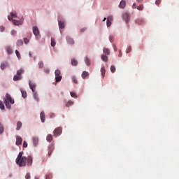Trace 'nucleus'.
Segmentation results:
<instances>
[{
	"instance_id": "17",
	"label": "nucleus",
	"mask_w": 179,
	"mask_h": 179,
	"mask_svg": "<svg viewBox=\"0 0 179 179\" xmlns=\"http://www.w3.org/2000/svg\"><path fill=\"white\" fill-rule=\"evenodd\" d=\"M52 152H54V145H50L49 147L48 156H51L52 155Z\"/></svg>"
},
{
	"instance_id": "4",
	"label": "nucleus",
	"mask_w": 179,
	"mask_h": 179,
	"mask_svg": "<svg viewBox=\"0 0 179 179\" xmlns=\"http://www.w3.org/2000/svg\"><path fill=\"white\" fill-rule=\"evenodd\" d=\"M8 20H12L13 24H15V26H20V24H23V21L20 20V21H17L15 20H13L10 17V16L8 17Z\"/></svg>"
},
{
	"instance_id": "32",
	"label": "nucleus",
	"mask_w": 179,
	"mask_h": 179,
	"mask_svg": "<svg viewBox=\"0 0 179 179\" xmlns=\"http://www.w3.org/2000/svg\"><path fill=\"white\" fill-rule=\"evenodd\" d=\"M2 134H3V125L0 122V135H2Z\"/></svg>"
},
{
	"instance_id": "30",
	"label": "nucleus",
	"mask_w": 179,
	"mask_h": 179,
	"mask_svg": "<svg viewBox=\"0 0 179 179\" xmlns=\"http://www.w3.org/2000/svg\"><path fill=\"white\" fill-rule=\"evenodd\" d=\"M20 128H22V122H17V131L20 130Z\"/></svg>"
},
{
	"instance_id": "38",
	"label": "nucleus",
	"mask_w": 179,
	"mask_h": 179,
	"mask_svg": "<svg viewBox=\"0 0 179 179\" xmlns=\"http://www.w3.org/2000/svg\"><path fill=\"white\" fill-rule=\"evenodd\" d=\"M52 178V175L51 173H48L46 175L45 179H51Z\"/></svg>"
},
{
	"instance_id": "61",
	"label": "nucleus",
	"mask_w": 179,
	"mask_h": 179,
	"mask_svg": "<svg viewBox=\"0 0 179 179\" xmlns=\"http://www.w3.org/2000/svg\"><path fill=\"white\" fill-rule=\"evenodd\" d=\"M29 57H31V52H29Z\"/></svg>"
},
{
	"instance_id": "34",
	"label": "nucleus",
	"mask_w": 179,
	"mask_h": 179,
	"mask_svg": "<svg viewBox=\"0 0 179 179\" xmlns=\"http://www.w3.org/2000/svg\"><path fill=\"white\" fill-rule=\"evenodd\" d=\"M73 104V101H69L67 102V103L66 104V106L67 107H71V106H72Z\"/></svg>"
},
{
	"instance_id": "58",
	"label": "nucleus",
	"mask_w": 179,
	"mask_h": 179,
	"mask_svg": "<svg viewBox=\"0 0 179 179\" xmlns=\"http://www.w3.org/2000/svg\"><path fill=\"white\" fill-rule=\"evenodd\" d=\"M0 30H1V31H3V30H5V27H0Z\"/></svg>"
},
{
	"instance_id": "10",
	"label": "nucleus",
	"mask_w": 179,
	"mask_h": 179,
	"mask_svg": "<svg viewBox=\"0 0 179 179\" xmlns=\"http://www.w3.org/2000/svg\"><path fill=\"white\" fill-rule=\"evenodd\" d=\"M29 86L30 89L31 90V91L33 92V93H34L36 92V84L31 83V81H29Z\"/></svg>"
},
{
	"instance_id": "16",
	"label": "nucleus",
	"mask_w": 179,
	"mask_h": 179,
	"mask_svg": "<svg viewBox=\"0 0 179 179\" xmlns=\"http://www.w3.org/2000/svg\"><path fill=\"white\" fill-rule=\"evenodd\" d=\"M40 117H41V122H45V114L44 113V112L41 113Z\"/></svg>"
},
{
	"instance_id": "60",
	"label": "nucleus",
	"mask_w": 179,
	"mask_h": 179,
	"mask_svg": "<svg viewBox=\"0 0 179 179\" xmlns=\"http://www.w3.org/2000/svg\"><path fill=\"white\" fill-rule=\"evenodd\" d=\"M106 20H107V18L104 17L102 22H106Z\"/></svg>"
},
{
	"instance_id": "1",
	"label": "nucleus",
	"mask_w": 179,
	"mask_h": 179,
	"mask_svg": "<svg viewBox=\"0 0 179 179\" xmlns=\"http://www.w3.org/2000/svg\"><path fill=\"white\" fill-rule=\"evenodd\" d=\"M27 162V157L23 156V152H20L15 159V163L20 167H26Z\"/></svg>"
},
{
	"instance_id": "15",
	"label": "nucleus",
	"mask_w": 179,
	"mask_h": 179,
	"mask_svg": "<svg viewBox=\"0 0 179 179\" xmlns=\"http://www.w3.org/2000/svg\"><path fill=\"white\" fill-rule=\"evenodd\" d=\"M113 21V17H108L106 21L107 27H110L111 26V22Z\"/></svg>"
},
{
	"instance_id": "59",
	"label": "nucleus",
	"mask_w": 179,
	"mask_h": 179,
	"mask_svg": "<svg viewBox=\"0 0 179 179\" xmlns=\"http://www.w3.org/2000/svg\"><path fill=\"white\" fill-rule=\"evenodd\" d=\"M139 3H141V2H143V0H136Z\"/></svg>"
},
{
	"instance_id": "31",
	"label": "nucleus",
	"mask_w": 179,
	"mask_h": 179,
	"mask_svg": "<svg viewBox=\"0 0 179 179\" xmlns=\"http://www.w3.org/2000/svg\"><path fill=\"white\" fill-rule=\"evenodd\" d=\"M24 71L23 69H21L17 71V75L18 76H22V73H23Z\"/></svg>"
},
{
	"instance_id": "24",
	"label": "nucleus",
	"mask_w": 179,
	"mask_h": 179,
	"mask_svg": "<svg viewBox=\"0 0 179 179\" xmlns=\"http://www.w3.org/2000/svg\"><path fill=\"white\" fill-rule=\"evenodd\" d=\"M103 51V54H106V55H110V50L108 48H104Z\"/></svg>"
},
{
	"instance_id": "2",
	"label": "nucleus",
	"mask_w": 179,
	"mask_h": 179,
	"mask_svg": "<svg viewBox=\"0 0 179 179\" xmlns=\"http://www.w3.org/2000/svg\"><path fill=\"white\" fill-rule=\"evenodd\" d=\"M15 101L12 99V96L9 94H6V99H4V103L6 108L10 109V104H14Z\"/></svg>"
},
{
	"instance_id": "29",
	"label": "nucleus",
	"mask_w": 179,
	"mask_h": 179,
	"mask_svg": "<svg viewBox=\"0 0 179 179\" xmlns=\"http://www.w3.org/2000/svg\"><path fill=\"white\" fill-rule=\"evenodd\" d=\"M34 100H36V101H39V99H38V94H37V92H34Z\"/></svg>"
},
{
	"instance_id": "9",
	"label": "nucleus",
	"mask_w": 179,
	"mask_h": 179,
	"mask_svg": "<svg viewBox=\"0 0 179 179\" xmlns=\"http://www.w3.org/2000/svg\"><path fill=\"white\" fill-rule=\"evenodd\" d=\"M22 142H23V138H22V137L19 136H17L15 145H17V146H19V145H22Z\"/></svg>"
},
{
	"instance_id": "13",
	"label": "nucleus",
	"mask_w": 179,
	"mask_h": 179,
	"mask_svg": "<svg viewBox=\"0 0 179 179\" xmlns=\"http://www.w3.org/2000/svg\"><path fill=\"white\" fill-rule=\"evenodd\" d=\"M125 6H127V3L125 2V1L122 0L119 4V8L120 9H124V8H125Z\"/></svg>"
},
{
	"instance_id": "57",
	"label": "nucleus",
	"mask_w": 179,
	"mask_h": 179,
	"mask_svg": "<svg viewBox=\"0 0 179 179\" xmlns=\"http://www.w3.org/2000/svg\"><path fill=\"white\" fill-rule=\"evenodd\" d=\"M133 9H136V3H134L132 6Z\"/></svg>"
},
{
	"instance_id": "55",
	"label": "nucleus",
	"mask_w": 179,
	"mask_h": 179,
	"mask_svg": "<svg viewBox=\"0 0 179 179\" xmlns=\"http://www.w3.org/2000/svg\"><path fill=\"white\" fill-rule=\"evenodd\" d=\"M50 118H54V117H55V114L54 113H50Z\"/></svg>"
},
{
	"instance_id": "28",
	"label": "nucleus",
	"mask_w": 179,
	"mask_h": 179,
	"mask_svg": "<svg viewBox=\"0 0 179 179\" xmlns=\"http://www.w3.org/2000/svg\"><path fill=\"white\" fill-rule=\"evenodd\" d=\"M46 139H47V141L48 142H51L52 141V135H51V134H48V136H47V138H46Z\"/></svg>"
},
{
	"instance_id": "25",
	"label": "nucleus",
	"mask_w": 179,
	"mask_h": 179,
	"mask_svg": "<svg viewBox=\"0 0 179 179\" xmlns=\"http://www.w3.org/2000/svg\"><path fill=\"white\" fill-rule=\"evenodd\" d=\"M101 73L103 78H104L105 75H106V68L105 67H102L101 69Z\"/></svg>"
},
{
	"instance_id": "23",
	"label": "nucleus",
	"mask_w": 179,
	"mask_h": 179,
	"mask_svg": "<svg viewBox=\"0 0 179 179\" xmlns=\"http://www.w3.org/2000/svg\"><path fill=\"white\" fill-rule=\"evenodd\" d=\"M22 79V76H17V75H16V76H15L14 77H13V80L15 81V82H16V81H17V80H20Z\"/></svg>"
},
{
	"instance_id": "48",
	"label": "nucleus",
	"mask_w": 179,
	"mask_h": 179,
	"mask_svg": "<svg viewBox=\"0 0 179 179\" xmlns=\"http://www.w3.org/2000/svg\"><path fill=\"white\" fill-rule=\"evenodd\" d=\"M30 173H27L25 176V179H30Z\"/></svg>"
},
{
	"instance_id": "12",
	"label": "nucleus",
	"mask_w": 179,
	"mask_h": 179,
	"mask_svg": "<svg viewBox=\"0 0 179 179\" xmlns=\"http://www.w3.org/2000/svg\"><path fill=\"white\" fill-rule=\"evenodd\" d=\"M9 66V64L8 63V62H4L3 63L1 64L0 65V68L2 71H3V69H5V68Z\"/></svg>"
},
{
	"instance_id": "46",
	"label": "nucleus",
	"mask_w": 179,
	"mask_h": 179,
	"mask_svg": "<svg viewBox=\"0 0 179 179\" xmlns=\"http://www.w3.org/2000/svg\"><path fill=\"white\" fill-rule=\"evenodd\" d=\"M10 18L17 17L16 13H10Z\"/></svg>"
},
{
	"instance_id": "19",
	"label": "nucleus",
	"mask_w": 179,
	"mask_h": 179,
	"mask_svg": "<svg viewBox=\"0 0 179 179\" xmlns=\"http://www.w3.org/2000/svg\"><path fill=\"white\" fill-rule=\"evenodd\" d=\"M6 52H8V54L10 55L12 54V52H13V50H12V48H10V46H7L6 48Z\"/></svg>"
},
{
	"instance_id": "21",
	"label": "nucleus",
	"mask_w": 179,
	"mask_h": 179,
	"mask_svg": "<svg viewBox=\"0 0 179 179\" xmlns=\"http://www.w3.org/2000/svg\"><path fill=\"white\" fill-rule=\"evenodd\" d=\"M101 58L102 61H104V62H107L108 61V57L106 55H102Z\"/></svg>"
},
{
	"instance_id": "8",
	"label": "nucleus",
	"mask_w": 179,
	"mask_h": 179,
	"mask_svg": "<svg viewBox=\"0 0 179 179\" xmlns=\"http://www.w3.org/2000/svg\"><path fill=\"white\" fill-rule=\"evenodd\" d=\"M136 24H138L140 26H142L143 24H145V20L141 18H138L135 20Z\"/></svg>"
},
{
	"instance_id": "7",
	"label": "nucleus",
	"mask_w": 179,
	"mask_h": 179,
	"mask_svg": "<svg viewBox=\"0 0 179 179\" xmlns=\"http://www.w3.org/2000/svg\"><path fill=\"white\" fill-rule=\"evenodd\" d=\"M32 164H33V157L28 156L27 157V166H28V167H30L31 166H32Z\"/></svg>"
},
{
	"instance_id": "52",
	"label": "nucleus",
	"mask_w": 179,
	"mask_h": 179,
	"mask_svg": "<svg viewBox=\"0 0 179 179\" xmlns=\"http://www.w3.org/2000/svg\"><path fill=\"white\" fill-rule=\"evenodd\" d=\"M113 39H114V36H110L109 37V40H110V43H113Z\"/></svg>"
},
{
	"instance_id": "44",
	"label": "nucleus",
	"mask_w": 179,
	"mask_h": 179,
	"mask_svg": "<svg viewBox=\"0 0 179 179\" xmlns=\"http://www.w3.org/2000/svg\"><path fill=\"white\" fill-rule=\"evenodd\" d=\"M85 64L87 65H90V59H89V58L85 59Z\"/></svg>"
},
{
	"instance_id": "53",
	"label": "nucleus",
	"mask_w": 179,
	"mask_h": 179,
	"mask_svg": "<svg viewBox=\"0 0 179 179\" xmlns=\"http://www.w3.org/2000/svg\"><path fill=\"white\" fill-rule=\"evenodd\" d=\"M23 148H27V142L24 141V143H23Z\"/></svg>"
},
{
	"instance_id": "37",
	"label": "nucleus",
	"mask_w": 179,
	"mask_h": 179,
	"mask_svg": "<svg viewBox=\"0 0 179 179\" xmlns=\"http://www.w3.org/2000/svg\"><path fill=\"white\" fill-rule=\"evenodd\" d=\"M110 72H112V73H114V72H115V66L113 65L110 66Z\"/></svg>"
},
{
	"instance_id": "39",
	"label": "nucleus",
	"mask_w": 179,
	"mask_h": 179,
	"mask_svg": "<svg viewBox=\"0 0 179 179\" xmlns=\"http://www.w3.org/2000/svg\"><path fill=\"white\" fill-rule=\"evenodd\" d=\"M0 108L1 110H5V106L3 105V103H2V101H0Z\"/></svg>"
},
{
	"instance_id": "62",
	"label": "nucleus",
	"mask_w": 179,
	"mask_h": 179,
	"mask_svg": "<svg viewBox=\"0 0 179 179\" xmlns=\"http://www.w3.org/2000/svg\"><path fill=\"white\" fill-rule=\"evenodd\" d=\"M35 179H38V178H36Z\"/></svg>"
},
{
	"instance_id": "14",
	"label": "nucleus",
	"mask_w": 179,
	"mask_h": 179,
	"mask_svg": "<svg viewBox=\"0 0 179 179\" xmlns=\"http://www.w3.org/2000/svg\"><path fill=\"white\" fill-rule=\"evenodd\" d=\"M66 41L69 44H71V45H73V44H75V41H73V39L69 36L66 37Z\"/></svg>"
},
{
	"instance_id": "36",
	"label": "nucleus",
	"mask_w": 179,
	"mask_h": 179,
	"mask_svg": "<svg viewBox=\"0 0 179 179\" xmlns=\"http://www.w3.org/2000/svg\"><path fill=\"white\" fill-rule=\"evenodd\" d=\"M71 97H74V99H78V95L75 92H71Z\"/></svg>"
},
{
	"instance_id": "26",
	"label": "nucleus",
	"mask_w": 179,
	"mask_h": 179,
	"mask_svg": "<svg viewBox=\"0 0 179 179\" xmlns=\"http://www.w3.org/2000/svg\"><path fill=\"white\" fill-rule=\"evenodd\" d=\"M21 93L24 99H26L27 97V92H26V91H23V90H21Z\"/></svg>"
},
{
	"instance_id": "18",
	"label": "nucleus",
	"mask_w": 179,
	"mask_h": 179,
	"mask_svg": "<svg viewBox=\"0 0 179 179\" xmlns=\"http://www.w3.org/2000/svg\"><path fill=\"white\" fill-rule=\"evenodd\" d=\"M33 143H34V146H37L38 145V138L34 137L33 138Z\"/></svg>"
},
{
	"instance_id": "56",
	"label": "nucleus",
	"mask_w": 179,
	"mask_h": 179,
	"mask_svg": "<svg viewBox=\"0 0 179 179\" xmlns=\"http://www.w3.org/2000/svg\"><path fill=\"white\" fill-rule=\"evenodd\" d=\"M118 57H122V53L121 52V50H119Z\"/></svg>"
},
{
	"instance_id": "41",
	"label": "nucleus",
	"mask_w": 179,
	"mask_h": 179,
	"mask_svg": "<svg viewBox=\"0 0 179 179\" xmlns=\"http://www.w3.org/2000/svg\"><path fill=\"white\" fill-rule=\"evenodd\" d=\"M138 10H143V5L141 4L137 7Z\"/></svg>"
},
{
	"instance_id": "42",
	"label": "nucleus",
	"mask_w": 179,
	"mask_h": 179,
	"mask_svg": "<svg viewBox=\"0 0 179 179\" xmlns=\"http://www.w3.org/2000/svg\"><path fill=\"white\" fill-rule=\"evenodd\" d=\"M131 51H132V48L129 46L127 49V53L129 54V52H131Z\"/></svg>"
},
{
	"instance_id": "49",
	"label": "nucleus",
	"mask_w": 179,
	"mask_h": 179,
	"mask_svg": "<svg viewBox=\"0 0 179 179\" xmlns=\"http://www.w3.org/2000/svg\"><path fill=\"white\" fill-rule=\"evenodd\" d=\"M24 41L25 44H28L29 41V39L27 38H24Z\"/></svg>"
},
{
	"instance_id": "22",
	"label": "nucleus",
	"mask_w": 179,
	"mask_h": 179,
	"mask_svg": "<svg viewBox=\"0 0 179 179\" xmlns=\"http://www.w3.org/2000/svg\"><path fill=\"white\" fill-rule=\"evenodd\" d=\"M87 76H89V73L87 71H83L82 73V78L83 79H85Z\"/></svg>"
},
{
	"instance_id": "47",
	"label": "nucleus",
	"mask_w": 179,
	"mask_h": 179,
	"mask_svg": "<svg viewBox=\"0 0 179 179\" xmlns=\"http://www.w3.org/2000/svg\"><path fill=\"white\" fill-rule=\"evenodd\" d=\"M161 2H162V0H157V1H155V4H156L157 6H159V5H160Z\"/></svg>"
},
{
	"instance_id": "5",
	"label": "nucleus",
	"mask_w": 179,
	"mask_h": 179,
	"mask_svg": "<svg viewBox=\"0 0 179 179\" xmlns=\"http://www.w3.org/2000/svg\"><path fill=\"white\" fill-rule=\"evenodd\" d=\"M54 136H59V135H61V134H62V128L61 127H57L56 128L54 131Z\"/></svg>"
},
{
	"instance_id": "50",
	"label": "nucleus",
	"mask_w": 179,
	"mask_h": 179,
	"mask_svg": "<svg viewBox=\"0 0 179 179\" xmlns=\"http://www.w3.org/2000/svg\"><path fill=\"white\" fill-rule=\"evenodd\" d=\"M44 72H45V73H50V69H44Z\"/></svg>"
},
{
	"instance_id": "40",
	"label": "nucleus",
	"mask_w": 179,
	"mask_h": 179,
	"mask_svg": "<svg viewBox=\"0 0 179 179\" xmlns=\"http://www.w3.org/2000/svg\"><path fill=\"white\" fill-rule=\"evenodd\" d=\"M15 54H16V56L18 58V59H20V58H21L20 53L17 50H15Z\"/></svg>"
},
{
	"instance_id": "45",
	"label": "nucleus",
	"mask_w": 179,
	"mask_h": 179,
	"mask_svg": "<svg viewBox=\"0 0 179 179\" xmlns=\"http://www.w3.org/2000/svg\"><path fill=\"white\" fill-rule=\"evenodd\" d=\"M72 80L74 83L77 84L78 83V80H76V77L73 76L72 77Z\"/></svg>"
},
{
	"instance_id": "20",
	"label": "nucleus",
	"mask_w": 179,
	"mask_h": 179,
	"mask_svg": "<svg viewBox=\"0 0 179 179\" xmlns=\"http://www.w3.org/2000/svg\"><path fill=\"white\" fill-rule=\"evenodd\" d=\"M65 27V23L62 21H59V29H64Z\"/></svg>"
},
{
	"instance_id": "6",
	"label": "nucleus",
	"mask_w": 179,
	"mask_h": 179,
	"mask_svg": "<svg viewBox=\"0 0 179 179\" xmlns=\"http://www.w3.org/2000/svg\"><path fill=\"white\" fill-rule=\"evenodd\" d=\"M32 31L33 34H34L35 37H38L40 34V30H38V27L34 26L32 27Z\"/></svg>"
},
{
	"instance_id": "3",
	"label": "nucleus",
	"mask_w": 179,
	"mask_h": 179,
	"mask_svg": "<svg viewBox=\"0 0 179 179\" xmlns=\"http://www.w3.org/2000/svg\"><path fill=\"white\" fill-rule=\"evenodd\" d=\"M55 80L56 82H61L62 79V76H61V71L56 70L55 72Z\"/></svg>"
},
{
	"instance_id": "51",
	"label": "nucleus",
	"mask_w": 179,
	"mask_h": 179,
	"mask_svg": "<svg viewBox=\"0 0 179 179\" xmlns=\"http://www.w3.org/2000/svg\"><path fill=\"white\" fill-rule=\"evenodd\" d=\"M80 31V33H83L84 31H86V27L82 28Z\"/></svg>"
},
{
	"instance_id": "35",
	"label": "nucleus",
	"mask_w": 179,
	"mask_h": 179,
	"mask_svg": "<svg viewBox=\"0 0 179 179\" xmlns=\"http://www.w3.org/2000/svg\"><path fill=\"white\" fill-rule=\"evenodd\" d=\"M55 44V39H54V38H51V45L54 47Z\"/></svg>"
},
{
	"instance_id": "27",
	"label": "nucleus",
	"mask_w": 179,
	"mask_h": 179,
	"mask_svg": "<svg viewBox=\"0 0 179 179\" xmlns=\"http://www.w3.org/2000/svg\"><path fill=\"white\" fill-rule=\"evenodd\" d=\"M71 65H73V66H76V65H78V61L76 59H72Z\"/></svg>"
},
{
	"instance_id": "54",
	"label": "nucleus",
	"mask_w": 179,
	"mask_h": 179,
	"mask_svg": "<svg viewBox=\"0 0 179 179\" xmlns=\"http://www.w3.org/2000/svg\"><path fill=\"white\" fill-rule=\"evenodd\" d=\"M11 34L12 36H15L16 34V31L15 30L11 31Z\"/></svg>"
},
{
	"instance_id": "43",
	"label": "nucleus",
	"mask_w": 179,
	"mask_h": 179,
	"mask_svg": "<svg viewBox=\"0 0 179 179\" xmlns=\"http://www.w3.org/2000/svg\"><path fill=\"white\" fill-rule=\"evenodd\" d=\"M38 66L39 68H43L44 66V63L43 62H39Z\"/></svg>"
},
{
	"instance_id": "11",
	"label": "nucleus",
	"mask_w": 179,
	"mask_h": 179,
	"mask_svg": "<svg viewBox=\"0 0 179 179\" xmlns=\"http://www.w3.org/2000/svg\"><path fill=\"white\" fill-rule=\"evenodd\" d=\"M123 19L125 20L127 24L129 23V14H128V13L123 14Z\"/></svg>"
},
{
	"instance_id": "33",
	"label": "nucleus",
	"mask_w": 179,
	"mask_h": 179,
	"mask_svg": "<svg viewBox=\"0 0 179 179\" xmlns=\"http://www.w3.org/2000/svg\"><path fill=\"white\" fill-rule=\"evenodd\" d=\"M17 45H18V47H20V45H23V41L22 40H18L17 41Z\"/></svg>"
}]
</instances>
